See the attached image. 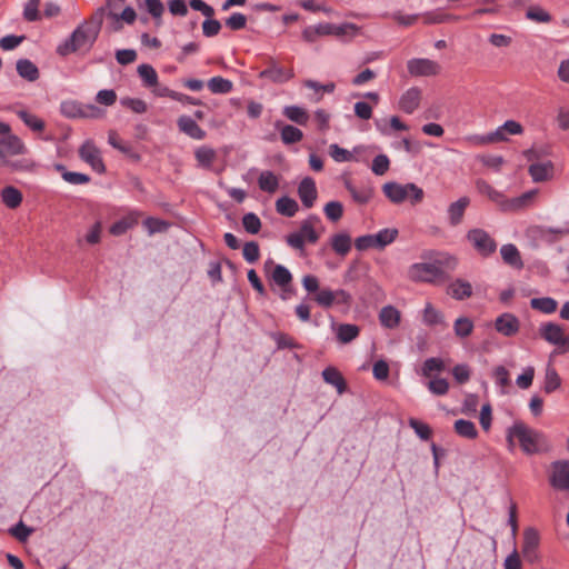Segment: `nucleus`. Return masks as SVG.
<instances>
[{"label": "nucleus", "mask_w": 569, "mask_h": 569, "mask_svg": "<svg viewBox=\"0 0 569 569\" xmlns=\"http://www.w3.org/2000/svg\"><path fill=\"white\" fill-rule=\"evenodd\" d=\"M421 258L426 261L416 262L408 269V277L415 282L440 284L448 279V272L457 268L455 256L443 251H427Z\"/></svg>", "instance_id": "f257e3e1"}, {"label": "nucleus", "mask_w": 569, "mask_h": 569, "mask_svg": "<svg viewBox=\"0 0 569 569\" xmlns=\"http://www.w3.org/2000/svg\"><path fill=\"white\" fill-rule=\"evenodd\" d=\"M513 439H517L521 449L527 455H533L540 450L543 436L541 432L527 427L523 422H515L507 431V441L513 447Z\"/></svg>", "instance_id": "f03ea898"}, {"label": "nucleus", "mask_w": 569, "mask_h": 569, "mask_svg": "<svg viewBox=\"0 0 569 569\" xmlns=\"http://www.w3.org/2000/svg\"><path fill=\"white\" fill-rule=\"evenodd\" d=\"M98 34V28H91L87 22H83L57 47V53L66 57L83 47L91 48Z\"/></svg>", "instance_id": "7ed1b4c3"}, {"label": "nucleus", "mask_w": 569, "mask_h": 569, "mask_svg": "<svg viewBox=\"0 0 569 569\" xmlns=\"http://www.w3.org/2000/svg\"><path fill=\"white\" fill-rule=\"evenodd\" d=\"M383 194L395 204H400L408 200L412 206L423 200L425 192L422 188L413 182L398 183L396 181L386 182L382 186Z\"/></svg>", "instance_id": "20e7f679"}, {"label": "nucleus", "mask_w": 569, "mask_h": 569, "mask_svg": "<svg viewBox=\"0 0 569 569\" xmlns=\"http://www.w3.org/2000/svg\"><path fill=\"white\" fill-rule=\"evenodd\" d=\"M321 220L316 214H310L305 219L298 231L291 232L286 237V242L295 250L303 251L306 242L316 243L320 236L316 230V226L320 224Z\"/></svg>", "instance_id": "39448f33"}, {"label": "nucleus", "mask_w": 569, "mask_h": 569, "mask_svg": "<svg viewBox=\"0 0 569 569\" xmlns=\"http://www.w3.org/2000/svg\"><path fill=\"white\" fill-rule=\"evenodd\" d=\"M467 239L481 256L488 257L497 249L496 241L483 229L475 228L469 230Z\"/></svg>", "instance_id": "423d86ee"}, {"label": "nucleus", "mask_w": 569, "mask_h": 569, "mask_svg": "<svg viewBox=\"0 0 569 569\" xmlns=\"http://www.w3.org/2000/svg\"><path fill=\"white\" fill-rule=\"evenodd\" d=\"M61 113L67 118H98L102 114L101 110L93 104L82 106L81 103L67 100L60 104Z\"/></svg>", "instance_id": "0eeeda50"}, {"label": "nucleus", "mask_w": 569, "mask_h": 569, "mask_svg": "<svg viewBox=\"0 0 569 569\" xmlns=\"http://www.w3.org/2000/svg\"><path fill=\"white\" fill-rule=\"evenodd\" d=\"M407 69L412 77H431L439 74L441 67L437 61L427 58H413L408 60Z\"/></svg>", "instance_id": "6e6552de"}, {"label": "nucleus", "mask_w": 569, "mask_h": 569, "mask_svg": "<svg viewBox=\"0 0 569 569\" xmlns=\"http://www.w3.org/2000/svg\"><path fill=\"white\" fill-rule=\"evenodd\" d=\"M550 485L561 491H569V461L557 460L551 463Z\"/></svg>", "instance_id": "1a4fd4ad"}, {"label": "nucleus", "mask_w": 569, "mask_h": 569, "mask_svg": "<svg viewBox=\"0 0 569 569\" xmlns=\"http://www.w3.org/2000/svg\"><path fill=\"white\" fill-rule=\"evenodd\" d=\"M79 157L88 163L96 172L102 173L106 170L101 152L91 140H87L79 149Z\"/></svg>", "instance_id": "9d476101"}, {"label": "nucleus", "mask_w": 569, "mask_h": 569, "mask_svg": "<svg viewBox=\"0 0 569 569\" xmlns=\"http://www.w3.org/2000/svg\"><path fill=\"white\" fill-rule=\"evenodd\" d=\"M540 537L536 529L527 528L523 532L522 555L525 559L531 563L538 560L537 549L539 547Z\"/></svg>", "instance_id": "9b49d317"}, {"label": "nucleus", "mask_w": 569, "mask_h": 569, "mask_svg": "<svg viewBox=\"0 0 569 569\" xmlns=\"http://www.w3.org/2000/svg\"><path fill=\"white\" fill-rule=\"evenodd\" d=\"M495 329L505 337H512L518 333L520 321L515 315L505 312L496 319Z\"/></svg>", "instance_id": "f8f14e48"}, {"label": "nucleus", "mask_w": 569, "mask_h": 569, "mask_svg": "<svg viewBox=\"0 0 569 569\" xmlns=\"http://www.w3.org/2000/svg\"><path fill=\"white\" fill-rule=\"evenodd\" d=\"M540 335L546 341L555 346L565 347L569 343L561 326L553 322L542 325L540 327Z\"/></svg>", "instance_id": "ddd939ff"}, {"label": "nucleus", "mask_w": 569, "mask_h": 569, "mask_svg": "<svg viewBox=\"0 0 569 569\" xmlns=\"http://www.w3.org/2000/svg\"><path fill=\"white\" fill-rule=\"evenodd\" d=\"M295 76L292 69H286L272 61L270 66L259 73V78L268 79L276 83H283L292 79Z\"/></svg>", "instance_id": "4468645a"}, {"label": "nucleus", "mask_w": 569, "mask_h": 569, "mask_svg": "<svg viewBox=\"0 0 569 569\" xmlns=\"http://www.w3.org/2000/svg\"><path fill=\"white\" fill-rule=\"evenodd\" d=\"M298 196L306 208L309 209L313 207L318 197V192L316 182L312 178L306 177L301 180L298 186Z\"/></svg>", "instance_id": "2eb2a0df"}, {"label": "nucleus", "mask_w": 569, "mask_h": 569, "mask_svg": "<svg viewBox=\"0 0 569 569\" xmlns=\"http://www.w3.org/2000/svg\"><path fill=\"white\" fill-rule=\"evenodd\" d=\"M538 194L537 189L523 192L521 196L506 200L503 212H517L531 206Z\"/></svg>", "instance_id": "dca6fc26"}, {"label": "nucleus", "mask_w": 569, "mask_h": 569, "mask_svg": "<svg viewBox=\"0 0 569 569\" xmlns=\"http://www.w3.org/2000/svg\"><path fill=\"white\" fill-rule=\"evenodd\" d=\"M0 146L4 150L6 157L26 154L28 152L23 141L10 132L0 138Z\"/></svg>", "instance_id": "f3484780"}, {"label": "nucleus", "mask_w": 569, "mask_h": 569, "mask_svg": "<svg viewBox=\"0 0 569 569\" xmlns=\"http://www.w3.org/2000/svg\"><path fill=\"white\" fill-rule=\"evenodd\" d=\"M421 99V90L417 87H411L406 90L399 99V108L411 114L419 107Z\"/></svg>", "instance_id": "a211bd4d"}, {"label": "nucleus", "mask_w": 569, "mask_h": 569, "mask_svg": "<svg viewBox=\"0 0 569 569\" xmlns=\"http://www.w3.org/2000/svg\"><path fill=\"white\" fill-rule=\"evenodd\" d=\"M476 189L479 193L487 196L499 207L501 211H503L507 197L501 191L495 189L483 179H478L476 181Z\"/></svg>", "instance_id": "6ab92c4d"}, {"label": "nucleus", "mask_w": 569, "mask_h": 569, "mask_svg": "<svg viewBox=\"0 0 569 569\" xmlns=\"http://www.w3.org/2000/svg\"><path fill=\"white\" fill-rule=\"evenodd\" d=\"M178 128L181 132L196 140H202L206 137V131L201 129L194 119L189 116H181L177 121Z\"/></svg>", "instance_id": "aec40b11"}, {"label": "nucleus", "mask_w": 569, "mask_h": 569, "mask_svg": "<svg viewBox=\"0 0 569 569\" xmlns=\"http://www.w3.org/2000/svg\"><path fill=\"white\" fill-rule=\"evenodd\" d=\"M331 329L335 331L337 340L340 343H349L352 340H355L360 332V329L357 325L352 323H340L337 325L336 322L331 323Z\"/></svg>", "instance_id": "412c9836"}, {"label": "nucleus", "mask_w": 569, "mask_h": 569, "mask_svg": "<svg viewBox=\"0 0 569 569\" xmlns=\"http://www.w3.org/2000/svg\"><path fill=\"white\" fill-rule=\"evenodd\" d=\"M528 171L535 182L547 181L553 176V163L551 161L536 162L529 166Z\"/></svg>", "instance_id": "4be33fe9"}, {"label": "nucleus", "mask_w": 569, "mask_h": 569, "mask_svg": "<svg viewBox=\"0 0 569 569\" xmlns=\"http://www.w3.org/2000/svg\"><path fill=\"white\" fill-rule=\"evenodd\" d=\"M140 213L138 211H131L120 220L116 221L110 227V233L113 236H122L129 229L133 228L139 220Z\"/></svg>", "instance_id": "5701e85b"}, {"label": "nucleus", "mask_w": 569, "mask_h": 569, "mask_svg": "<svg viewBox=\"0 0 569 569\" xmlns=\"http://www.w3.org/2000/svg\"><path fill=\"white\" fill-rule=\"evenodd\" d=\"M0 198L2 203L9 209H17L23 200L22 192L13 186L4 187L0 192Z\"/></svg>", "instance_id": "b1692460"}, {"label": "nucleus", "mask_w": 569, "mask_h": 569, "mask_svg": "<svg viewBox=\"0 0 569 569\" xmlns=\"http://www.w3.org/2000/svg\"><path fill=\"white\" fill-rule=\"evenodd\" d=\"M401 319L400 311L393 306H386L379 312V321L382 327L395 329L399 326Z\"/></svg>", "instance_id": "393cba45"}, {"label": "nucleus", "mask_w": 569, "mask_h": 569, "mask_svg": "<svg viewBox=\"0 0 569 569\" xmlns=\"http://www.w3.org/2000/svg\"><path fill=\"white\" fill-rule=\"evenodd\" d=\"M469 198L461 197L457 201L452 202L448 208V217L451 226H458L463 218L465 211L469 206Z\"/></svg>", "instance_id": "a878e982"}, {"label": "nucleus", "mask_w": 569, "mask_h": 569, "mask_svg": "<svg viewBox=\"0 0 569 569\" xmlns=\"http://www.w3.org/2000/svg\"><path fill=\"white\" fill-rule=\"evenodd\" d=\"M272 281L282 288L283 293L288 291V287L292 281V274L289 269L282 264H276L273 271L271 273ZM282 299H286V296L282 295Z\"/></svg>", "instance_id": "bb28decb"}, {"label": "nucleus", "mask_w": 569, "mask_h": 569, "mask_svg": "<svg viewBox=\"0 0 569 569\" xmlns=\"http://www.w3.org/2000/svg\"><path fill=\"white\" fill-rule=\"evenodd\" d=\"M448 293L456 300H465L472 295L471 284L462 279H456L448 287Z\"/></svg>", "instance_id": "cd10ccee"}, {"label": "nucleus", "mask_w": 569, "mask_h": 569, "mask_svg": "<svg viewBox=\"0 0 569 569\" xmlns=\"http://www.w3.org/2000/svg\"><path fill=\"white\" fill-rule=\"evenodd\" d=\"M16 67H17V72L21 78H23L30 82H33L39 79V76H40L39 69L31 60L19 59L17 61Z\"/></svg>", "instance_id": "c85d7f7f"}, {"label": "nucleus", "mask_w": 569, "mask_h": 569, "mask_svg": "<svg viewBox=\"0 0 569 569\" xmlns=\"http://www.w3.org/2000/svg\"><path fill=\"white\" fill-rule=\"evenodd\" d=\"M422 321L426 326H446L443 313L427 302L422 312Z\"/></svg>", "instance_id": "c756f323"}, {"label": "nucleus", "mask_w": 569, "mask_h": 569, "mask_svg": "<svg viewBox=\"0 0 569 569\" xmlns=\"http://www.w3.org/2000/svg\"><path fill=\"white\" fill-rule=\"evenodd\" d=\"M330 243L332 250L341 257H345L351 250V237L347 232L333 234Z\"/></svg>", "instance_id": "7c9ffc66"}, {"label": "nucleus", "mask_w": 569, "mask_h": 569, "mask_svg": "<svg viewBox=\"0 0 569 569\" xmlns=\"http://www.w3.org/2000/svg\"><path fill=\"white\" fill-rule=\"evenodd\" d=\"M322 378L328 385L333 386L339 395L346 391V381L342 375L336 368L327 367L322 371Z\"/></svg>", "instance_id": "2f4dec72"}, {"label": "nucleus", "mask_w": 569, "mask_h": 569, "mask_svg": "<svg viewBox=\"0 0 569 569\" xmlns=\"http://www.w3.org/2000/svg\"><path fill=\"white\" fill-rule=\"evenodd\" d=\"M360 33V27L352 22L333 23V33L340 40H351Z\"/></svg>", "instance_id": "473e14b6"}, {"label": "nucleus", "mask_w": 569, "mask_h": 569, "mask_svg": "<svg viewBox=\"0 0 569 569\" xmlns=\"http://www.w3.org/2000/svg\"><path fill=\"white\" fill-rule=\"evenodd\" d=\"M276 127L279 129L281 140L284 144L299 142L303 138L302 131L295 126L283 124L280 127V123L278 122Z\"/></svg>", "instance_id": "72a5a7b5"}, {"label": "nucleus", "mask_w": 569, "mask_h": 569, "mask_svg": "<svg viewBox=\"0 0 569 569\" xmlns=\"http://www.w3.org/2000/svg\"><path fill=\"white\" fill-rule=\"evenodd\" d=\"M500 254L506 263L515 268H522L523 263L520 257V252L515 244H503L500 248Z\"/></svg>", "instance_id": "f704fd0d"}, {"label": "nucleus", "mask_w": 569, "mask_h": 569, "mask_svg": "<svg viewBox=\"0 0 569 569\" xmlns=\"http://www.w3.org/2000/svg\"><path fill=\"white\" fill-rule=\"evenodd\" d=\"M258 186L264 192L274 193L279 188V179L272 171L264 170L259 174Z\"/></svg>", "instance_id": "c9c22d12"}, {"label": "nucleus", "mask_w": 569, "mask_h": 569, "mask_svg": "<svg viewBox=\"0 0 569 569\" xmlns=\"http://www.w3.org/2000/svg\"><path fill=\"white\" fill-rule=\"evenodd\" d=\"M194 158L199 167L203 169H211L217 158V153L212 148L202 146L194 151Z\"/></svg>", "instance_id": "e433bc0d"}, {"label": "nucleus", "mask_w": 569, "mask_h": 569, "mask_svg": "<svg viewBox=\"0 0 569 569\" xmlns=\"http://www.w3.org/2000/svg\"><path fill=\"white\" fill-rule=\"evenodd\" d=\"M298 209V202L290 197L283 196L276 201L277 212L284 217H293L297 213Z\"/></svg>", "instance_id": "4c0bfd02"}, {"label": "nucleus", "mask_w": 569, "mask_h": 569, "mask_svg": "<svg viewBox=\"0 0 569 569\" xmlns=\"http://www.w3.org/2000/svg\"><path fill=\"white\" fill-rule=\"evenodd\" d=\"M530 306L545 315H551L557 310L558 302L551 297L532 298Z\"/></svg>", "instance_id": "58836bf2"}, {"label": "nucleus", "mask_w": 569, "mask_h": 569, "mask_svg": "<svg viewBox=\"0 0 569 569\" xmlns=\"http://www.w3.org/2000/svg\"><path fill=\"white\" fill-rule=\"evenodd\" d=\"M137 72L141 78L144 87L153 88L158 84V74L152 66L147 63L140 64L137 69Z\"/></svg>", "instance_id": "ea45409f"}, {"label": "nucleus", "mask_w": 569, "mask_h": 569, "mask_svg": "<svg viewBox=\"0 0 569 569\" xmlns=\"http://www.w3.org/2000/svg\"><path fill=\"white\" fill-rule=\"evenodd\" d=\"M473 328L475 325L468 317H459L453 322L455 335L460 339L468 338L472 333Z\"/></svg>", "instance_id": "a19ab883"}, {"label": "nucleus", "mask_w": 569, "mask_h": 569, "mask_svg": "<svg viewBox=\"0 0 569 569\" xmlns=\"http://www.w3.org/2000/svg\"><path fill=\"white\" fill-rule=\"evenodd\" d=\"M208 88L214 94H226L231 92L233 84L230 80L217 76L209 79Z\"/></svg>", "instance_id": "79ce46f5"}, {"label": "nucleus", "mask_w": 569, "mask_h": 569, "mask_svg": "<svg viewBox=\"0 0 569 569\" xmlns=\"http://www.w3.org/2000/svg\"><path fill=\"white\" fill-rule=\"evenodd\" d=\"M283 114L300 126H305L308 122L309 116L307 111L299 106H287L283 108Z\"/></svg>", "instance_id": "37998d69"}, {"label": "nucleus", "mask_w": 569, "mask_h": 569, "mask_svg": "<svg viewBox=\"0 0 569 569\" xmlns=\"http://www.w3.org/2000/svg\"><path fill=\"white\" fill-rule=\"evenodd\" d=\"M455 431L463 438L475 439L478 436L476 425L470 420L458 419L455 422Z\"/></svg>", "instance_id": "c03bdc74"}, {"label": "nucleus", "mask_w": 569, "mask_h": 569, "mask_svg": "<svg viewBox=\"0 0 569 569\" xmlns=\"http://www.w3.org/2000/svg\"><path fill=\"white\" fill-rule=\"evenodd\" d=\"M398 236V230L395 228H386L373 234L376 248L383 249L392 243Z\"/></svg>", "instance_id": "a18cd8bd"}, {"label": "nucleus", "mask_w": 569, "mask_h": 569, "mask_svg": "<svg viewBox=\"0 0 569 569\" xmlns=\"http://www.w3.org/2000/svg\"><path fill=\"white\" fill-rule=\"evenodd\" d=\"M346 188L349 191V193L351 194L353 201H356L357 203H360V204L368 203L371 200L372 194H373V191L371 188L358 189L355 186H352L350 182L346 183Z\"/></svg>", "instance_id": "49530a36"}, {"label": "nucleus", "mask_w": 569, "mask_h": 569, "mask_svg": "<svg viewBox=\"0 0 569 569\" xmlns=\"http://www.w3.org/2000/svg\"><path fill=\"white\" fill-rule=\"evenodd\" d=\"M21 121L29 127L32 131L40 132L44 129V122L33 113L26 110H19L17 112Z\"/></svg>", "instance_id": "de8ad7c7"}, {"label": "nucleus", "mask_w": 569, "mask_h": 569, "mask_svg": "<svg viewBox=\"0 0 569 569\" xmlns=\"http://www.w3.org/2000/svg\"><path fill=\"white\" fill-rule=\"evenodd\" d=\"M2 166L10 168L12 171H32L36 163L29 158L11 160L7 157Z\"/></svg>", "instance_id": "09e8293b"}, {"label": "nucleus", "mask_w": 569, "mask_h": 569, "mask_svg": "<svg viewBox=\"0 0 569 569\" xmlns=\"http://www.w3.org/2000/svg\"><path fill=\"white\" fill-rule=\"evenodd\" d=\"M40 0H27L23 7V19L28 22H34L40 19L39 13Z\"/></svg>", "instance_id": "8fccbe9b"}, {"label": "nucleus", "mask_w": 569, "mask_h": 569, "mask_svg": "<svg viewBox=\"0 0 569 569\" xmlns=\"http://www.w3.org/2000/svg\"><path fill=\"white\" fill-rule=\"evenodd\" d=\"M242 226L248 233L257 234L261 229V221L256 213L249 212L242 217Z\"/></svg>", "instance_id": "3c124183"}, {"label": "nucleus", "mask_w": 569, "mask_h": 569, "mask_svg": "<svg viewBox=\"0 0 569 569\" xmlns=\"http://www.w3.org/2000/svg\"><path fill=\"white\" fill-rule=\"evenodd\" d=\"M329 154L336 162H348L353 160V154L337 143L329 146Z\"/></svg>", "instance_id": "603ef678"}, {"label": "nucleus", "mask_w": 569, "mask_h": 569, "mask_svg": "<svg viewBox=\"0 0 569 569\" xmlns=\"http://www.w3.org/2000/svg\"><path fill=\"white\" fill-rule=\"evenodd\" d=\"M526 18L531 21H536V22H540V23H548L551 21L550 13L538 6L529 8L526 12Z\"/></svg>", "instance_id": "864d4df0"}, {"label": "nucleus", "mask_w": 569, "mask_h": 569, "mask_svg": "<svg viewBox=\"0 0 569 569\" xmlns=\"http://www.w3.org/2000/svg\"><path fill=\"white\" fill-rule=\"evenodd\" d=\"M326 217L336 222L341 219L343 214V206L339 201H329L323 208Z\"/></svg>", "instance_id": "5fc2aeb1"}, {"label": "nucleus", "mask_w": 569, "mask_h": 569, "mask_svg": "<svg viewBox=\"0 0 569 569\" xmlns=\"http://www.w3.org/2000/svg\"><path fill=\"white\" fill-rule=\"evenodd\" d=\"M408 425L415 430L416 435L421 440H428L431 437V429L427 423L421 422L416 418H410L408 420Z\"/></svg>", "instance_id": "6e6d98bb"}, {"label": "nucleus", "mask_w": 569, "mask_h": 569, "mask_svg": "<svg viewBox=\"0 0 569 569\" xmlns=\"http://www.w3.org/2000/svg\"><path fill=\"white\" fill-rule=\"evenodd\" d=\"M120 103L123 107L129 108L134 113H144L148 109L147 103L142 99L138 98L126 97L120 100Z\"/></svg>", "instance_id": "4d7b16f0"}, {"label": "nucleus", "mask_w": 569, "mask_h": 569, "mask_svg": "<svg viewBox=\"0 0 569 569\" xmlns=\"http://www.w3.org/2000/svg\"><path fill=\"white\" fill-rule=\"evenodd\" d=\"M390 161L386 154H378L373 158L371 170L377 176H383L389 170Z\"/></svg>", "instance_id": "13d9d810"}, {"label": "nucleus", "mask_w": 569, "mask_h": 569, "mask_svg": "<svg viewBox=\"0 0 569 569\" xmlns=\"http://www.w3.org/2000/svg\"><path fill=\"white\" fill-rule=\"evenodd\" d=\"M242 254L247 262L254 263L260 256L259 244L256 241L244 243Z\"/></svg>", "instance_id": "bf43d9fd"}, {"label": "nucleus", "mask_w": 569, "mask_h": 569, "mask_svg": "<svg viewBox=\"0 0 569 569\" xmlns=\"http://www.w3.org/2000/svg\"><path fill=\"white\" fill-rule=\"evenodd\" d=\"M26 37L24 36H16V34H8L0 39V48L4 51H11L14 50L17 47H19L23 41Z\"/></svg>", "instance_id": "052dcab7"}, {"label": "nucleus", "mask_w": 569, "mask_h": 569, "mask_svg": "<svg viewBox=\"0 0 569 569\" xmlns=\"http://www.w3.org/2000/svg\"><path fill=\"white\" fill-rule=\"evenodd\" d=\"M443 369V361L440 358L432 357L425 360L421 371L423 376L429 377L433 371H442Z\"/></svg>", "instance_id": "680f3d73"}, {"label": "nucleus", "mask_w": 569, "mask_h": 569, "mask_svg": "<svg viewBox=\"0 0 569 569\" xmlns=\"http://www.w3.org/2000/svg\"><path fill=\"white\" fill-rule=\"evenodd\" d=\"M428 389L436 396H443L449 390V382L445 378H436L429 381Z\"/></svg>", "instance_id": "e2e57ef3"}, {"label": "nucleus", "mask_w": 569, "mask_h": 569, "mask_svg": "<svg viewBox=\"0 0 569 569\" xmlns=\"http://www.w3.org/2000/svg\"><path fill=\"white\" fill-rule=\"evenodd\" d=\"M315 301L323 308H330L332 305H335L333 290H319L315 296Z\"/></svg>", "instance_id": "0e129e2a"}, {"label": "nucleus", "mask_w": 569, "mask_h": 569, "mask_svg": "<svg viewBox=\"0 0 569 569\" xmlns=\"http://www.w3.org/2000/svg\"><path fill=\"white\" fill-rule=\"evenodd\" d=\"M62 179L70 184H86L90 181V177L86 173L64 171L62 172Z\"/></svg>", "instance_id": "69168bd1"}, {"label": "nucleus", "mask_w": 569, "mask_h": 569, "mask_svg": "<svg viewBox=\"0 0 569 569\" xmlns=\"http://www.w3.org/2000/svg\"><path fill=\"white\" fill-rule=\"evenodd\" d=\"M493 378L496 380L497 386L501 388V393H505V388L509 386V372L503 366H498L493 370Z\"/></svg>", "instance_id": "338daca9"}, {"label": "nucleus", "mask_w": 569, "mask_h": 569, "mask_svg": "<svg viewBox=\"0 0 569 569\" xmlns=\"http://www.w3.org/2000/svg\"><path fill=\"white\" fill-rule=\"evenodd\" d=\"M247 24V17L243 13L234 12L226 19V26L231 30H241Z\"/></svg>", "instance_id": "774afa93"}]
</instances>
